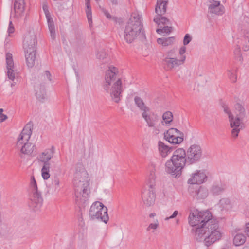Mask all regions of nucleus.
I'll list each match as a JSON object with an SVG mask.
<instances>
[{
    "label": "nucleus",
    "mask_w": 249,
    "mask_h": 249,
    "mask_svg": "<svg viewBox=\"0 0 249 249\" xmlns=\"http://www.w3.org/2000/svg\"><path fill=\"white\" fill-rule=\"evenodd\" d=\"M164 139L172 144H179L183 141V134L175 128H171L164 134Z\"/></svg>",
    "instance_id": "ddd939ff"
},
{
    "label": "nucleus",
    "mask_w": 249,
    "mask_h": 249,
    "mask_svg": "<svg viewBox=\"0 0 249 249\" xmlns=\"http://www.w3.org/2000/svg\"><path fill=\"white\" fill-rule=\"evenodd\" d=\"M210 3L208 8L210 13L218 15H222L224 13V7L220 4V1L212 0V1H210Z\"/></svg>",
    "instance_id": "6ab92c4d"
},
{
    "label": "nucleus",
    "mask_w": 249,
    "mask_h": 249,
    "mask_svg": "<svg viewBox=\"0 0 249 249\" xmlns=\"http://www.w3.org/2000/svg\"><path fill=\"white\" fill-rule=\"evenodd\" d=\"M134 102L138 107H139L142 112L150 111V108L144 105L143 100L140 97L136 96L134 98Z\"/></svg>",
    "instance_id": "cd10ccee"
},
{
    "label": "nucleus",
    "mask_w": 249,
    "mask_h": 249,
    "mask_svg": "<svg viewBox=\"0 0 249 249\" xmlns=\"http://www.w3.org/2000/svg\"><path fill=\"white\" fill-rule=\"evenodd\" d=\"M225 189V185L221 183L213 184L211 188V192L213 195L221 194Z\"/></svg>",
    "instance_id": "c85d7f7f"
},
{
    "label": "nucleus",
    "mask_w": 249,
    "mask_h": 249,
    "mask_svg": "<svg viewBox=\"0 0 249 249\" xmlns=\"http://www.w3.org/2000/svg\"><path fill=\"white\" fill-rule=\"evenodd\" d=\"M186 163H188V159L186 151L181 148H178L173 152L170 159L166 161L165 171L175 178H178Z\"/></svg>",
    "instance_id": "39448f33"
},
{
    "label": "nucleus",
    "mask_w": 249,
    "mask_h": 249,
    "mask_svg": "<svg viewBox=\"0 0 249 249\" xmlns=\"http://www.w3.org/2000/svg\"><path fill=\"white\" fill-rule=\"evenodd\" d=\"M54 151V147L52 146L51 148L45 149L37 157L38 161L43 163L41 169V175L44 180L48 179L50 177V169L52 167V163L53 162L49 161L53 157Z\"/></svg>",
    "instance_id": "0eeeda50"
},
{
    "label": "nucleus",
    "mask_w": 249,
    "mask_h": 249,
    "mask_svg": "<svg viewBox=\"0 0 249 249\" xmlns=\"http://www.w3.org/2000/svg\"><path fill=\"white\" fill-rule=\"evenodd\" d=\"M86 0V5L87 8L86 9V13L87 17V19L88 20V23L90 26H91L92 24V13H91V9L90 7V5L89 4L90 0Z\"/></svg>",
    "instance_id": "473e14b6"
},
{
    "label": "nucleus",
    "mask_w": 249,
    "mask_h": 249,
    "mask_svg": "<svg viewBox=\"0 0 249 249\" xmlns=\"http://www.w3.org/2000/svg\"><path fill=\"white\" fill-rule=\"evenodd\" d=\"M154 191L155 189L149 188L142 192V199L146 206H150L154 204L156 198Z\"/></svg>",
    "instance_id": "a211bd4d"
},
{
    "label": "nucleus",
    "mask_w": 249,
    "mask_h": 249,
    "mask_svg": "<svg viewBox=\"0 0 249 249\" xmlns=\"http://www.w3.org/2000/svg\"><path fill=\"white\" fill-rule=\"evenodd\" d=\"M3 109L0 108V122H2L7 119V116L6 115L3 114L2 113Z\"/></svg>",
    "instance_id": "09e8293b"
},
{
    "label": "nucleus",
    "mask_w": 249,
    "mask_h": 249,
    "mask_svg": "<svg viewBox=\"0 0 249 249\" xmlns=\"http://www.w3.org/2000/svg\"><path fill=\"white\" fill-rule=\"evenodd\" d=\"M42 8H43V10L44 12V13L45 14L46 18L51 17V15H50V12L49 11L47 5L46 4H44L43 5Z\"/></svg>",
    "instance_id": "49530a36"
},
{
    "label": "nucleus",
    "mask_w": 249,
    "mask_h": 249,
    "mask_svg": "<svg viewBox=\"0 0 249 249\" xmlns=\"http://www.w3.org/2000/svg\"><path fill=\"white\" fill-rule=\"evenodd\" d=\"M89 215L93 220H100L105 223H107L109 219L107 208L99 201L95 202L91 206Z\"/></svg>",
    "instance_id": "1a4fd4ad"
},
{
    "label": "nucleus",
    "mask_w": 249,
    "mask_h": 249,
    "mask_svg": "<svg viewBox=\"0 0 249 249\" xmlns=\"http://www.w3.org/2000/svg\"><path fill=\"white\" fill-rule=\"evenodd\" d=\"M246 237L243 234H237L233 239V243L236 246L243 245L246 241Z\"/></svg>",
    "instance_id": "2f4dec72"
},
{
    "label": "nucleus",
    "mask_w": 249,
    "mask_h": 249,
    "mask_svg": "<svg viewBox=\"0 0 249 249\" xmlns=\"http://www.w3.org/2000/svg\"><path fill=\"white\" fill-rule=\"evenodd\" d=\"M79 224L81 227H83L84 225V222L83 221V218L82 217L79 219Z\"/></svg>",
    "instance_id": "6e6d98bb"
},
{
    "label": "nucleus",
    "mask_w": 249,
    "mask_h": 249,
    "mask_svg": "<svg viewBox=\"0 0 249 249\" xmlns=\"http://www.w3.org/2000/svg\"><path fill=\"white\" fill-rule=\"evenodd\" d=\"M167 3V0H157L155 12L158 16H161L166 13Z\"/></svg>",
    "instance_id": "412c9836"
},
{
    "label": "nucleus",
    "mask_w": 249,
    "mask_h": 249,
    "mask_svg": "<svg viewBox=\"0 0 249 249\" xmlns=\"http://www.w3.org/2000/svg\"><path fill=\"white\" fill-rule=\"evenodd\" d=\"M6 62L7 68V75L9 80L13 81L11 84V87H13L16 84L14 80L17 75V73L15 69L14 61L12 58V54L10 53L6 54Z\"/></svg>",
    "instance_id": "4468645a"
},
{
    "label": "nucleus",
    "mask_w": 249,
    "mask_h": 249,
    "mask_svg": "<svg viewBox=\"0 0 249 249\" xmlns=\"http://www.w3.org/2000/svg\"><path fill=\"white\" fill-rule=\"evenodd\" d=\"M154 21L158 25L160 24L168 25L169 24V20L165 17L158 16V15L154 18Z\"/></svg>",
    "instance_id": "72a5a7b5"
},
{
    "label": "nucleus",
    "mask_w": 249,
    "mask_h": 249,
    "mask_svg": "<svg viewBox=\"0 0 249 249\" xmlns=\"http://www.w3.org/2000/svg\"><path fill=\"white\" fill-rule=\"evenodd\" d=\"M219 204L223 210H228L231 207L230 201L227 198H223L220 200Z\"/></svg>",
    "instance_id": "4c0bfd02"
},
{
    "label": "nucleus",
    "mask_w": 249,
    "mask_h": 249,
    "mask_svg": "<svg viewBox=\"0 0 249 249\" xmlns=\"http://www.w3.org/2000/svg\"><path fill=\"white\" fill-rule=\"evenodd\" d=\"M37 42L36 35L34 31H30L25 35L23 42L24 51L36 50Z\"/></svg>",
    "instance_id": "2eb2a0df"
},
{
    "label": "nucleus",
    "mask_w": 249,
    "mask_h": 249,
    "mask_svg": "<svg viewBox=\"0 0 249 249\" xmlns=\"http://www.w3.org/2000/svg\"><path fill=\"white\" fill-rule=\"evenodd\" d=\"M30 187L32 195L30 198L29 206L35 211H36L41 208L43 199L41 192L38 190L37 183L34 176H32L31 178Z\"/></svg>",
    "instance_id": "9d476101"
},
{
    "label": "nucleus",
    "mask_w": 249,
    "mask_h": 249,
    "mask_svg": "<svg viewBox=\"0 0 249 249\" xmlns=\"http://www.w3.org/2000/svg\"><path fill=\"white\" fill-rule=\"evenodd\" d=\"M96 55L98 59L104 61V62H107L109 60V58H107V54L104 49L98 51Z\"/></svg>",
    "instance_id": "f704fd0d"
},
{
    "label": "nucleus",
    "mask_w": 249,
    "mask_h": 249,
    "mask_svg": "<svg viewBox=\"0 0 249 249\" xmlns=\"http://www.w3.org/2000/svg\"><path fill=\"white\" fill-rule=\"evenodd\" d=\"M188 220L191 226H197L192 229L195 239L199 242L203 241L206 246L209 247L221 239L222 232L218 222L212 217L210 211H191Z\"/></svg>",
    "instance_id": "f257e3e1"
},
{
    "label": "nucleus",
    "mask_w": 249,
    "mask_h": 249,
    "mask_svg": "<svg viewBox=\"0 0 249 249\" xmlns=\"http://www.w3.org/2000/svg\"><path fill=\"white\" fill-rule=\"evenodd\" d=\"M89 178L81 164H77L73 175V184L75 202L79 207L84 208L89 197Z\"/></svg>",
    "instance_id": "f03ea898"
},
{
    "label": "nucleus",
    "mask_w": 249,
    "mask_h": 249,
    "mask_svg": "<svg viewBox=\"0 0 249 249\" xmlns=\"http://www.w3.org/2000/svg\"><path fill=\"white\" fill-rule=\"evenodd\" d=\"M172 31V27L168 26H164L162 28H159L156 30L158 34H161L162 33L169 34Z\"/></svg>",
    "instance_id": "58836bf2"
},
{
    "label": "nucleus",
    "mask_w": 249,
    "mask_h": 249,
    "mask_svg": "<svg viewBox=\"0 0 249 249\" xmlns=\"http://www.w3.org/2000/svg\"><path fill=\"white\" fill-rule=\"evenodd\" d=\"M178 211H175L173 214L169 217H167L165 218V220L167 221L168 220L170 219H173L174 218L177 216V215L178 214Z\"/></svg>",
    "instance_id": "3c124183"
},
{
    "label": "nucleus",
    "mask_w": 249,
    "mask_h": 249,
    "mask_svg": "<svg viewBox=\"0 0 249 249\" xmlns=\"http://www.w3.org/2000/svg\"><path fill=\"white\" fill-rule=\"evenodd\" d=\"M185 59V56H180L179 59H178L177 57L165 58L163 60V63L167 70H171L182 65L184 63Z\"/></svg>",
    "instance_id": "f3484780"
},
{
    "label": "nucleus",
    "mask_w": 249,
    "mask_h": 249,
    "mask_svg": "<svg viewBox=\"0 0 249 249\" xmlns=\"http://www.w3.org/2000/svg\"><path fill=\"white\" fill-rule=\"evenodd\" d=\"M142 115L146 122L147 126L152 128L154 133L158 134L160 132V129L157 124L160 121V116L154 112H142Z\"/></svg>",
    "instance_id": "f8f14e48"
},
{
    "label": "nucleus",
    "mask_w": 249,
    "mask_h": 249,
    "mask_svg": "<svg viewBox=\"0 0 249 249\" xmlns=\"http://www.w3.org/2000/svg\"><path fill=\"white\" fill-rule=\"evenodd\" d=\"M233 53H234V59L236 61L240 62L241 63H242V62L243 61V57L241 54V49L239 46H237L236 47V48L234 50Z\"/></svg>",
    "instance_id": "e433bc0d"
},
{
    "label": "nucleus",
    "mask_w": 249,
    "mask_h": 249,
    "mask_svg": "<svg viewBox=\"0 0 249 249\" xmlns=\"http://www.w3.org/2000/svg\"><path fill=\"white\" fill-rule=\"evenodd\" d=\"M52 185L54 187L55 189H58L59 187L60 181L59 178L55 176L52 178Z\"/></svg>",
    "instance_id": "a19ab883"
},
{
    "label": "nucleus",
    "mask_w": 249,
    "mask_h": 249,
    "mask_svg": "<svg viewBox=\"0 0 249 249\" xmlns=\"http://www.w3.org/2000/svg\"><path fill=\"white\" fill-rule=\"evenodd\" d=\"M159 226V222L157 220L154 221V223H151L147 227L146 230L149 231L151 230H156Z\"/></svg>",
    "instance_id": "79ce46f5"
},
{
    "label": "nucleus",
    "mask_w": 249,
    "mask_h": 249,
    "mask_svg": "<svg viewBox=\"0 0 249 249\" xmlns=\"http://www.w3.org/2000/svg\"><path fill=\"white\" fill-rule=\"evenodd\" d=\"M103 11L104 15L106 16V17H107V18L109 19H112V17H111V15L109 14V13L107 11L104 9L103 10Z\"/></svg>",
    "instance_id": "864d4df0"
},
{
    "label": "nucleus",
    "mask_w": 249,
    "mask_h": 249,
    "mask_svg": "<svg viewBox=\"0 0 249 249\" xmlns=\"http://www.w3.org/2000/svg\"><path fill=\"white\" fill-rule=\"evenodd\" d=\"M32 126L31 123H28L18 138L17 146L25 154L30 155L34 151V145L28 142L32 133Z\"/></svg>",
    "instance_id": "423d86ee"
},
{
    "label": "nucleus",
    "mask_w": 249,
    "mask_h": 249,
    "mask_svg": "<svg viewBox=\"0 0 249 249\" xmlns=\"http://www.w3.org/2000/svg\"><path fill=\"white\" fill-rule=\"evenodd\" d=\"M191 40L192 37L191 36L188 34H186L183 39L184 45H188L190 42Z\"/></svg>",
    "instance_id": "a18cd8bd"
},
{
    "label": "nucleus",
    "mask_w": 249,
    "mask_h": 249,
    "mask_svg": "<svg viewBox=\"0 0 249 249\" xmlns=\"http://www.w3.org/2000/svg\"><path fill=\"white\" fill-rule=\"evenodd\" d=\"M76 75L77 77V78H78V74L77 72H76Z\"/></svg>",
    "instance_id": "052dcab7"
},
{
    "label": "nucleus",
    "mask_w": 249,
    "mask_h": 249,
    "mask_svg": "<svg viewBox=\"0 0 249 249\" xmlns=\"http://www.w3.org/2000/svg\"><path fill=\"white\" fill-rule=\"evenodd\" d=\"M53 166H54V168H55V167H56V164H55V163H54Z\"/></svg>",
    "instance_id": "680f3d73"
},
{
    "label": "nucleus",
    "mask_w": 249,
    "mask_h": 249,
    "mask_svg": "<svg viewBox=\"0 0 249 249\" xmlns=\"http://www.w3.org/2000/svg\"><path fill=\"white\" fill-rule=\"evenodd\" d=\"M175 50L173 49L168 51L165 58H175Z\"/></svg>",
    "instance_id": "de8ad7c7"
},
{
    "label": "nucleus",
    "mask_w": 249,
    "mask_h": 249,
    "mask_svg": "<svg viewBox=\"0 0 249 249\" xmlns=\"http://www.w3.org/2000/svg\"><path fill=\"white\" fill-rule=\"evenodd\" d=\"M208 195V189L202 186H200L197 190L195 191L194 197L197 200H201L206 198Z\"/></svg>",
    "instance_id": "393cba45"
},
{
    "label": "nucleus",
    "mask_w": 249,
    "mask_h": 249,
    "mask_svg": "<svg viewBox=\"0 0 249 249\" xmlns=\"http://www.w3.org/2000/svg\"><path fill=\"white\" fill-rule=\"evenodd\" d=\"M242 49L244 51H247L249 50V45H245V46H243V47H242Z\"/></svg>",
    "instance_id": "4d7b16f0"
},
{
    "label": "nucleus",
    "mask_w": 249,
    "mask_h": 249,
    "mask_svg": "<svg viewBox=\"0 0 249 249\" xmlns=\"http://www.w3.org/2000/svg\"><path fill=\"white\" fill-rule=\"evenodd\" d=\"M175 41L174 37L168 38H160L157 39V42L163 46H167L172 45Z\"/></svg>",
    "instance_id": "7c9ffc66"
},
{
    "label": "nucleus",
    "mask_w": 249,
    "mask_h": 249,
    "mask_svg": "<svg viewBox=\"0 0 249 249\" xmlns=\"http://www.w3.org/2000/svg\"><path fill=\"white\" fill-rule=\"evenodd\" d=\"M155 216V213H151V214H150L149 215V217H153Z\"/></svg>",
    "instance_id": "bf43d9fd"
},
{
    "label": "nucleus",
    "mask_w": 249,
    "mask_h": 249,
    "mask_svg": "<svg viewBox=\"0 0 249 249\" xmlns=\"http://www.w3.org/2000/svg\"><path fill=\"white\" fill-rule=\"evenodd\" d=\"M124 37L128 43H132L138 37H145L141 14L136 12L131 14L125 27Z\"/></svg>",
    "instance_id": "20e7f679"
},
{
    "label": "nucleus",
    "mask_w": 249,
    "mask_h": 249,
    "mask_svg": "<svg viewBox=\"0 0 249 249\" xmlns=\"http://www.w3.org/2000/svg\"><path fill=\"white\" fill-rule=\"evenodd\" d=\"M46 18L51 37L53 39H54L55 38V29L53 21L51 17Z\"/></svg>",
    "instance_id": "c756f323"
},
{
    "label": "nucleus",
    "mask_w": 249,
    "mask_h": 249,
    "mask_svg": "<svg viewBox=\"0 0 249 249\" xmlns=\"http://www.w3.org/2000/svg\"><path fill=\"white\" fill-rule=\"evenodd\" d=\"M223 107L224 109V111L228 115L229 121L231 124V121H232V120H233V114L230 111V110L229 109V107L227 106H224Z\"/></svg>",
    "instance_id": "ea45409f"
},
{
    "label": "nucleus",
    "mask_w": 249,
    "mask_h": 249,
    "mask_svg": "<svg viewBox=\"0 0 249 249\" xmlns=\"http://www.w3.org/2000/svg\"><path fill=\"white\" fill-rule=\"evenodd\" d=\"M237 71L238 68L236 67L230 68L227 71V76L230 80L232 83H235L237 81Z\"/></svg>",
    "instance_id": "bb28decb"
},
{
    "label": "nucleus",
    "mask_w": 249,
    "mask_h": 249,
    "mask_svg": "<svg viewBox=\"0 0 249 249\" xmlns=\"http://www.w3.org/2000/svg\"><path fill=\"white\" fill-rule=\"evenodd\" d=\"M173 119V114L170 111H166L163 113L162 115V123H165L166 124H169L172 122Z\"/></svg>",
    "instance_id": "c9c22d12"
},
{
    "label": "nucleus",
    "mask_w": 249,
    "mask_h": 249,
    "mask_svg": "<svg viewBox=\"0 0 249 249\" xmlns=\"http://www.w3.org/2000/svg\"><path fill=\"white\" fill-rule=\"evenodd\" d=\"M156 169L154 167H152L150 169V173L149 174L147 185L149 188L155 189L156 186V176H155Z\"/></svg>",
    "instance_id": "a878e982"
},
{
    "label": "nucleus",
    "mask_w": 249,
    "mask_h": 249,
    "mask_svg": "<svg viewBox=\"0 0 249 249\" xmlns=\"http://www.w3.org/2000/svg\"><path fill=\"white\" fill-rule=\"evenodd\" d=\"M202 146L198 144L191 145L186 151V156L189 164H193L199 162L203 157Z\"/></svg>",
    "instance_id": "9b49d317"
},
{
    "label": "nucleus",
    "mask_w": 249,
    "mask_h": 249,
    "mask_svg": "<svg viewBox=\"0 0 249 249\" xmlns=\"http://www.w3.org/2000/svg\"><path fill=\"white\" fill-rule=\"evenodd\" d=\"M103 87L106 92L110 94L113 101L116 103L120 101L124 88L116 67L113 66L108 67L105 72Z\"/></svg>",
    "instance_id": "7ed1b4c3"
},
{
    "label": "nucleus",
    "mask_w": 249,
    "mask_h": 249,
    "mask_svg": "<svg viewBox=\"0 0 249 249\" xmlns=\"http://www.w3.org/2000/svg\"><path fill=\"white\" fill-rule=\"evenodd\" d=\"M245 231L246 234L249 236V223L246 224Z\"/></svg>",
    "instance_id": "5fc2aeb1"
},
{
    "label": "nucleus",
    "mask_w": 249,
    "mask_h": 249,
    "mask_svg": "<svg viewBox=\"0 0 249 249\" xmlns=\"http://www.w3.org/2000/svg\"><path fill=\"white\" fill-rule=\"evenodd\" d=\"M25 57L27 66L32 68L35 64L36 60V50L24 51Z\"/></svg>",
    "instance_id": "aec40b11"
},
{
    "label": "nucleus",
    "mask_w": 249,
    "mask_h": 249,
    "mask_svg": "<svg viewBox=\"0 0 249 249\" xmlns=\"http://www.w3.org/2000/svg\"><path fill=\"white\" fill-rule=\"evenodd\" d=\"M244 25L246 29H245V31L246 34H249V17H245L244 19Z\"/></svg>",
    "instance_id": "37998d69"
},
{
    "label": "nucleus",
    "mask_w": 249,
    "mask_h": 249,
    "mask_svg": "<svg viewBox=\"0 0 249 249\" xmlns=\"http://www.w3.org/2000/svg\"><path fill=\"white\" fill-rule=\"evenodd\" d=\"M158 149L160 155L163 158H165L172 150L171 147L165 145L161 141L158 142Z\"/></svg>",
    "instance_id": "b1692460"
},
{
    "label": "nucleus",
    "mask_w": 249,
    "mask_h": 249,
    "mask_svg": "<svg viewBox=\"0 0 249 249\" xmlns=\"http://www.w3.org/2000/svg\"><path fill=\"white\" fill-rule=\"evenodd\" d=\"M185 52L186 47L184 46H182L179 49V53L181 55V56H184L183 54L185 53Z\"/></svg>",
    "instance_id": "603ef678"
},
{
    "label": "nucleus",
    "mask_w": 249,
    "mask_h": 249,
    "mask_svg": "<svg viewBox=\"0 0 249 249\" xmlns=\"http://www.w3.org/2000/svg\"><path fill=\"white\" fill-rule=\"evenodd\" d=\"M24 0H15L14 8L17 18L22 16L24 11Z\"/></svg>",
    "instance_id": "5701e85b"
},
{
    "label": "nucleus",
    "mask_w": 249,
    "mask_h": 249,
    "mask_svg": "<svg viewBox=\"0 0 249 249\" xmlns=\"http://www.w3.org/2000/svg\"><path fill=\"white\" fill-rule=\"evenodd\" d=\"M207 172L205 170H197L191 174L188 180V183L190 184H201L207 181Z\"/></svg>",
    "instance_id": "dca6fc26"
},
{
    "label": "nucleus",
    "mask_w": 249,
    "mask_h": 249,
    "mask_svg": "<svg viewBox=\"0 0 249 249\" xmlns=\"http://www.w3.org/2000/svg\"><path fill=\"white\" fill-rule=\"evenodd\" d=\"M44 80L46 81H51V75L48 71H44V74L42 75Z\"/></svg>",
    "instance_id": "c03bdc74"
},
{
    "label": "nucleus",
    "mask_w": 249,
    "mask_h": 249,
    "mask_svg": "<svg viewBox=\"0 0 249 249\" xmlns=\"http://www.w3.org/2000/svg\"><path fill=\"white\" fill-rule=\"evenodd\" d=\"M235 113L236 116L234 117L233 115V120L231 123V127L232 128L231 135L234 138L238 137V133L242 128V121L246 116L245 109L241 104H235Z\"/></svg>",
    "instance_id": "6e6552de"
},
{
    "label": "nucleus",
    "mask_w": 249,
    "mask_h": 249,
    "mask_svg": "<svg viewBox=\"0 0 249 249\" xmlns=\"http://www.w3.org/2000/svg\"><path fill=\"white\" fill-rule=\"evenodd\" d=\"M113 4H116L117 3V0H111Z\"/></svg>",
    "instance_id": "13d9d810"
},
{
    "label": "nucleus",
    "mask_w": 249,
    "mask_h": 249,
    "mask_svg": "<svg viewBox=\"0 0 249 249\" xmlns=\"http://www.w3.org/2000/svg\"><path fill=\"white\" fill-rule=\"evenodd\" d=\"M36 95V98L40 101L43 102L46 98L45 87L44 84H40L35 87Z\"/></svg>",
    "instance_id": "4be33fe9"
},
{
    "label": "nucleus",
    "mask_w": 249,
    "mask_h": 249,
    "mask_svg": "<svg viewBox=\"0 0 249 249\" xmlns=\"http://www.w3.org/2000/svg\"><path fill=\"white\" fill-rule=\"evenodd\" d=\"M14 31H15V29H14V26L12 24V21H10L9 24V27L8 28V31H7L9 35H10V34L13 33L14 32Z\"/></svg>",
    "instance_id": "8fccbe9b"
}]
</instances>
